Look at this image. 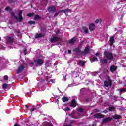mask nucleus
<instances>
[{
  "mask_svg": "<svg viewBox=\"0 0 126 126\" xmlns=\"http://www.w3.org/2000/svg\"><path fill=\"white\" fill-rule=\"evenodd\" d=\"M105 1H107V0H105Z\"/></svg>",
  "mask_w": 126,
  "mask_h": 126,
  "instance_id": "nucleus-61",
  "label": "nucleus"
},
{
  "mask_svg": "<svg viewBox=\"0 0 126 126\" xmlns=\"http://www.w3.org/2000/svg\"><path fill=\"white\" fill-rule=\"evenodd\" d=\"M24 68H25V67L24 66V65L23 64H21L16 72L17 74H19V73H21L23 70H24Z\"/></svg>",
  "mask_w": 126,
  "mask_h": 126,
  "instance_id": "nucleus-7",
  "label": "nucleus"
},
{
  "mask_svg": "<svg viewBox=\"0 0 126 126\" xmlns=\"http://www.w3.org/2000/svg\"><path fill=\"white\" fill-rule=\"evenodd\" d=\"M8 3H14L15 2V1L13 0H7Z\"/></svg>",
  "mask_w": 126,
  "mask_h": 126,
  "instance_id": "nucleus-35",
  "label": "nucleus"
},
{
  "mask_svg": "<svg viewBox=\"0 0 126 126\" xmlns=\"http://www.w3.org/2000/svg\"><path fill=\"white\" fill-rule=\"evenodd\" d=\"M26 107L27 108V105H26Z\"/></svg>",
  "mask_w": 126,
  "mask_h": 126,
  "instance_id": "nucleus-59",
  "label": "nucleus"
},
{
  "mask_svg": "<svg viewBox=\"0 0 126 126\" xmlns=\"http://www.w3.org/2000/svg\"><path fill=\"white\" fill-rule=\"evenodd\" d=\"M112 118L115 120H120L122 118V116L120 115L116 114L112 116Z\"/></svg>",
  "mask_w": 126,
  "mask_h": 126,
  "instance_id": "nucleus-20",
  "label": "nucleus"
},
{
  "mask_svg": "<svg viewBox=\"0 0 126 126\" xmlns=\"http://www.w3.org/2000/svg\"><path fill=\"white\" fill-rule=\"evenodd\" d=\"M98 58L96 57H94L92 59H91V62L93 63V62H98Z\"/></svg>",
  "mask_w": 126,
  "mask_h": 126,
  "instance_id": "nucleus-26",
  "label": "nucleus"
},
{
  "mask_svg": "<svg viewBox=\"0 0 126 126\" xmlns=\"http://www.w3.org/2000/svg\"><path fill=\"white\" fill-rule=\"evenodd\" d=\"M42 37H45V33H39V34H37L35 35V38L36 39H39V38H42Z\"/></svg>",
  "mask_w": 126,
  "mask_h": 126,
  "instance_id": "nucleus-17",
  "label": "nucleus"
},
{
  "mask_svg": "<svg viewBox=\"0 0 126 126\" xmlns=\"http://www.w3.org/2000/svg\"><path fill=\"white\" fill-rule=\"evenodd\" d=\"M14 33H16V34H17V36L20 37L21 36V32H20V30H18L17 31H15L14 32Z\"/></svg>",
  "mask_w": 126,
  "mask_h": 126,
  "instance_id": "nucleus-23",
  "label": "nucleus"
},
{
  "mask_svg": "<svg viewBox=\"0 0 126 126\" xmlns=\"http://www.w3.org/2000/svg\"><path fill=\"white\" fill-rule=\"evenodd\" d=\"M126 92V89L125 88H121L120 90V93H122V92Z\"/></svg>",
  "mask_w": 126,
  "mask_h": 126,
  "instance_id": "nucleus-33",
  "label": "nucleus"
},
{
  "mask_svg": "<svg viewBox=\"0 0 126 126\" xmlns=\"http://www.w3.org/2000/svg\"><path fill=\"white\" fill-rule=\"evenodd\" d=\"M12 35H14V34H13V33H12Z\"/></svg>",
  "mask_w": 126,
  "mask_h": 126,
  "instance_id": "nucleus-60",
  "label": "nucleus"
},
{
  "mask_svg": "<svg viewBox=\"0 0 126 126\" xmlns=\"http://www.w3.org/2000/svg\"><path fill=\"white\" fill-rule=\"evenodd\" d=\"M69 100V98H68V97H63V98H62V101L64 103L65 102H68Z\"/></svg>",
  "mask_w": 126,
  "mask_h": 126,
  "instance_id": "nucleus-27",
  "label": "nucleus"
},
{
  "mask_svg": "<svg viewBox=\"0 0 126 126\" xmlns=\"http://www.w3.org/2000/svg\"><path fill=\"white\" fill-rule=\"evenodd\" d=\"M5 10L6 11H8V10H10V12H11V11H12V10L10 9V7H9V6H8V7H6L5 8Z\"/></svg>",
  "mask_w": 126,
  "mask_h": 126,
  "instance_id": "nucleus-31",
  "label": "nucleus"
},
{
  "mask_svg": "<svg viewBox=\"0 0 126 126\" xmlns=\"http://www.w3.org/2000/svg\"><path fill=\"white\" fill-rule=\"evenodd\" d=\"M78 112H80V113H82V112H83V109L80 108H79L78 110Z\"/></svg>",
  "mask_w": 126,
  "mask_h": 126,
  "instance_id": "nucleus-37",
  "label": "nucleus"
},
{
  "mask_svg": "<svg viewBox=\"0 0 126 126\" xmlns=\"http://www.w3.org/2000/svg\"><path fill=\"white\" fill-rule=\"evenodd\" d=\"M11 16H14L15 19L17 20V21H18V22H21L22 20H23V17H22V10H20L19 11V14H18V17L17 16L15 15V14H14V12H10Z\"/></svg>",
  "mask_w": 126,
  "mask_h": 126,
  "instance_id": "nucleus-1",
  "label": "nucleus"
},
{
  "mask_svg": "<svg viewBox=\"0 0 126 126\" xmlns=\"http://www.w3.org/2000/svg\"><path fill=\"white\" fill-rule=\"evenodd\" d=\"M70 110V108L69 107H66L64 109V111H68Z\"/></svg>",
  "mask_w": 126,
  "mask_h": 126,
  "instance_id": "nucleus-40",
  "label": "nucleus"
},
{
  "mask_svg": "<svg viewBox=\"0 0 126 126\" xmlns=\"http://www.w3.org/2000/svg\"><path fill=\"white\" fill-rule=\"evenodd\" d=\"M50 81L52 82V83H55V81H54L53 80H50Z\"/></svg>",
  "mask_w": 126,
  "mask_h": 126,
  "instance_id": "nucleus-54",
  "label": "nucleus"
},
{
  "mask_svg": "<svg viewBox=\"0 0 126 126\" xmlns=\"http://www.w3.org/2000/svg\"><path fill=\"white\" fill-rule=\"evenodd\" d=\"M110 42V46H113L115 43V36H111L109 39Z\"/></svg>",
  "mask_w": 126,
  "mask_h": 126,
  "instance_id": "nucleus-15",
  "label": "nucleus"
},
{
  "mask_svg": "<svg viewBox=\"0 0 126 126\" xmlns=\"http://www.w3.org/2000/svg\"><path fill=\"white\" fill-rule=\"evenodd\" d=\"M116 108H115V106H110V107H109V109H108V111L109 112H114V111H115Z\"/></svg>",
  "mask_w": 126,
  "mask_h": 126,
  "instance_id": "nucleus-25",
  "label": "nucleus"
},
{
  "mask_svg": "<svg viewBox=\"0 0 126 126\" xmlns=\"http://www.w3.org/2000/svg\"><path fill=\"white\" fill-rule=\"evenodd\" d=\"M45 79H46V80L47 81H48V80H49V76H46V77H45Z\"/></svg>",
  "mask_w": 126,
  "mask_h": 126,
  "instance_id": "nucleus-45",
  "label": "nucleus"
},
{
  "mask_svg": "<svg viewBox=\"0 0 126 126\" xmlns=\"http://www.w3.org/2000/svg\"><path fill=\"white\" fill-rule=\"evenodd\" d=\"M89 29L90 31H93L95 29V24L92 23L89 25Z\"/></svg>",
  "mask_w": 126,
  "mask_h": 126,
  "instance_id": "nucleus-12",
  "label": "nucleus"
},
{
  "mask_svg": "<svg viewBox=\"0 0 126 126\" xmlns=\"http://www.w3.org/2000/svg\"><path fill=\"white\" fill-rule=\"evenodd\" d=\"M113 120L112 117H107L102 120V123L103 124H107V123H109V122H111Z\"/></svg>",
  "mask_w": 126,
  "mask_h": 126,
  "instance_id": "nucleus-11",
  "label": "nucleus"
},
{
  "mask_svg": "<svg viewBox=\"0 0 126 126\" xmlns=\"http://www.w3.org/2000/svg\"><path fill=\"white\" fill-rule=\"evenodd\" d=\"M27 16H28V17H31L32 16H34V13H28L27 15Z\"/></svg>",
  "mask_w": 126,
  "mask_h": 126,
  "instance_id": "nucleus-30",
  "label": "nucleus"
},
{
  "mask_svg": "<svg viewBox=\"0 0 126 126\" xmlns=\"http://www.w3.org/2000/svg\"><path fill=\"white\" fill-rule=\"evenodd\" d=\"M106 72H109V70H107Z\"/></svg>",
  "mask_w": 126,
  "mask_h": 126,
  "instance_id": "nucleus-57",
  "label": "nucleus"
},
{
  "mask_svg": "<svg viewBox=\"0 0 126 126\" xmlns=\"http://www.w3.org/2000/svg\"><path fill=\"white\" fill-rule=\"evenodd\" d=\"M63 126H72L71 124H66L65 125H64Z\"/></svg>",
  "mask_w": 126,
  "mask_h": 126,
  "instance_id": "nucleus-46",
  "label": "nucleus"
},
{
  "mask_svg": "<svg viewBox=\"0 0 126 126\" xmlns=\"http://www.w3.org/2000/svg\"><path fill=\"white\" fill-rule=\"evenodd\" d=\"M34 111H36V109L33 108L30 109V112L32 113V112H34Z\"/></svg>",
  "mask_w": 126,
  "mask_h": 126,
  "instance_id": "nucleus-38",
  "label": "nucleus"
},
{
  "mask_svg": "<svg viewBox=\"0 0 126 126\" xmlns=\"http://www.w3.org/2000/svg\"><path fill=\"white\" fill-rule=\"evenodd\" d=\"M118 67L117 66L112 65L110 66L111 72H114L117 70Z\"/></svg>",
  "mask_w": 126,
  "mask_h": 126,
  "instance_id": "nucleus-16",
  "label": "nucleus"
},
{
  "mask_svg": "<svg viewBox=\"0 0 126 126\" xmlns=\"http://www.w3.org/2000/svg\"><path fill=\"white\" fill-rule=\"evenodd\" d=\"M89 52H90V49L89 46H87L85 47L84 51L81 52V54L82 55H87V54L89 53Z\"/></svg>",
  "mask_w": 126,
  "mask_h": 126,
  "instance_id": "nucleus-9",
  "label": "nucleus"
},
{
  "mask_svg": "<svg viewBox=\"0 0 126 126\" xmlns=\"http://www.w3.org/2000/svg\"><path fill=\"white\" fill-rule=\"evenodd\" d=\"M27 52V49L26 48H25L23 51V53H24V55H26Z\"/></svg>",
  "mask_w": 126,
  "mask_h": 126,
  "instance_id": "nucleus-39",
  "label": "nucleus"
},
{
  "mask_svg": "<svg viewBox=\"0 0 126 126\" xmlns=\"http://www.w3.org/2000/svg\"><path fill=\"white\" fill-rule=\"evenodd\" d=\"M6 40L7 44H11L12 45L14 42V37L13 36H6Z\"/></svg>",
  "mask_w": 126,
  "mask_h": 126,
  "instance_id": "nucleus-6",
  "label": "nucleus"
},
{
  "mask_svg": "<svg viewBox=\"0 0 126 126\" xmlns=\"http://www.w3.org/2000/svg\"><path fill=\"white\" fill-rule=\"evenodd\" d=\"M28 23L30 25H32V24H35V23H36V22L35 21H30L28 22Z\"/></svg>",
  "mask_w": 126,
  "mask_h": 126,
  "instance_id": "nucleus-29",
  "label": "nucleus"
},
{
  "mask_svg": "<svg viewBox=\"0 0 126 126\" xmlns=\"http://www.w3.org/2000/svg\"><path fill=\"white\" fill-rule=\"evenodd\" d=\"M104 117H105V115L100 113L94 114V118L95 119H101L102 118H104Z\"/></svg>",
  "mask_w": 126,
  "mask_h": 126,
  "instance_id": "nucleus-8",
  "label": "nucleus"
},
{
  "mask_svg": "<svg viewBox=\"0 0 126 126\" xmlns=\"http://www.w3.org/2000/svg\"><path fill=\"white\" fill-rule=\"evenodd\" d=\"M68 54H71V50H68Z\"/></svg>",
  "mask_w": 126,
  "mask_h": 126,
  "instance_id": "nucleus-49",
  "label": "nucleus"
},
{
  "mask_svg": "<svg viewBox=\"0 0 126 126\" xmlns=\"http://www.w3.org/2000/svg\"><path fill=\"white\" fill-rule=\"evenodd\" d=\"M80 43H81V45H83V43H84V41H81Z\"/></svg>",
  "mask_w": 126,
  "mask_h": 126,
  "instance_id": "nucleus-53",
  "label": "nucleus"
},
{
  "mask_svg": "<svg viewBox=\"0 0 126 126\" xmlns=\"http://www.w3.org/2000/svg\"><path fill=\"white\" fill-rule=\"evenodd\" d=\"M82 29L83 30L85 34H88V33L89 32L88 31V28H87L86 26H83L82 27Z\"/></svg>",
  "mask_w": 126,
  "mask_h": 126,
  "instance_id": "nucleus-19",
  "label": "nucleus"
},
{
  "mask_svg": "<svg viewBox=\"0 0 126 126\" xmlns=\"http://www.w3.org/2000/svg\"><path fill=\"white\" fill-rule=\"evenodd\" d=\"M76 41V37H74L68 41V43L69 44H73V43H75Z\"/></svg>",
  "mask_w": 126,
  "mask_h": 126,
  "instance_id": "nucleus-18",
  "label": "nucleus"
},
{
  "mask_svg": "<svg viewBox=\"0 0 126 126\" xmlns=\"http://www.w3.org/2000/svg\"><path fill=\"white\" fill-rule=\"evenodd\" d=\"M47 11L50 13H55V12H56L57 11V9L55 6H51L48 7Z\"/></svg>",
  "mask_w": 126,
  "mask_h": 126,
  "instance_id": "nucleus-5",
  "label": "nucleus"
},
{
  "mask_svg": "<svg viewBox=\"0 0 126 126\" xmlns=\"http://www.w3.org/2000/svg\"><path fill=\"white\" fill-rule=\"evenodd\" d=\"M8 85V84L5 83L3 84L2 85V88H3V89H6L7 88V86Z\"/></svg>",
  "mask_w": 126,
  "mask_h": 126,
  "instance_id": "nucleus-32",
  "label": "nucleus"
},
{
  "mask_svg": "<svg viewBox=\"0 0 126 126\" xmlns=\"http://www.w3.org/2000/svg\"><path fill=\"white\" fill-rule=\"evenodd\" d=\"M61 39L59 37H53L51 38L50 42L51 43H56L57 42H59Z\"/></svg>",
  "mask_w": 126,
  "mask_h": 126,
  "instance_id": "nucleus-10",
  "label": "nucleus"
},
{
  "mask_svg": "<svg viewBox=\"0 0 126 126\" xmlns=\"http://www.w3.org/2000/svg\"><path fill=\"white\" fill-rule=\"evenodd\" d=\"M40 30L42 33H43V34H46V32H47V28L41 27Z\"/></svg>",
  "mask_w": 126,
  "mask_h": 126,
  "instance_id": "nucleus-21",
  "label": "nucleus"
},
{
  "mask_svg": "<svg viewBox=\"0 0 126 126\" xmlns=\"http://www.w3.org/2000/svg\"><path fill=\"white\" fill-rule=\"evenodd\" d=\"M63 12V13H66V12H69L70 11V9H65L64 10H62Z\"/></svg>",
  "mask_w": 126,
  "mask_h": 126,
  "instance_id": "nucleus-28",
  "label": "nucleus"
},
{
  "mask_svg": "<svg viewBox=\"0 0 126 126\" xmlns=\"http://www.w3.org/2000/svg\"><path fill=\"white\" fill-rule=\"evenodd\" d=\"M14 126H20V125L16 123V124H14Z\"/></svg>",
  "mask_w": 126,
  "mask_h": 126,
  "instance_id": "nucleus-50",
  "label": "nucleus"
},
{
  "mask_svg": "<svg viewBox=\"0 0 126 126\" xmlns=\"http://www.w3.org/2000/svg\"><path fill=\"white\" fill-rule=\"evenodd\" d=\"M4 79L5 80H8V76L5 75L4 76Z\"/></svg>",
  "mask_w": 126,
  "mask_h": 126,
  "instance_id": "nucleus-36",
  "label": "nucleus"
},
{
  "mask_svg": "<svg viewBox=\"0 0 126 126\" xmlns=\"http://www.w3.org/2000/svg\"><path fill=\"white\" fill-rule=\"evenodd\" d=\"M62 12H63V10L58 11L59 14L62 13Z\"/></svg>",
  "mask_w": 126,
  "mask_h": 126,
  "instance_id": "nucleus-51",
  "label": "nucleus"
},
{
  "mask_svg": "<svg viewBox=\"0 0 126 126\" xmlns=\"http://www.w3.org/2000/svg\"><path fill=\"white\" fill-rule=\"evenodd\" d=\"M40 18H41V17H40V16L39 15H36L35 17H34V19L36 20V19H40Z\"/></svg>",
  "mask_w": 126,
  "mask_h": 126,
  "instance_id": "nucleus-34",
  "label": "nucleus"
},
{
  "mask_svg": "<svg viewBox=\"0 0 126 126\" xmlns=\"http://www.w3.org/2000/svg\"><path fill=\"white\" fill-rule=\"evenodd\" d=\"M95 56H96V57H99L100 56V53H98V52L96 53L95 54Z\"/></svg>",
  "mask_w": 126,
  "mask_h": 126,
  "instance_id": "nucleus-43",
  "label": "nucleus"
},
{
  "mask_svg": "<svg viewBox=\"0 0 126 126\" xmlns=\"http://www.w3.org/2000/svg\"><path fill=\"white\" fill-rule=\"evenodd\" d=\"M76 106V100H75V99H72L71 101L70 107H72V108H75Z\"/></svg>",
  "mask_w": 126,
  "mask_h": 126,
  "instance_id": "nucleus-14",
  "label": "nucleus"
},
{
  "mask_svg": "<svg viewBox=\"0 0 126 126\" xmlns=\"http://www.w3.org/2000/svg\"><path fill=\"white\" fill-rule=\"evenodd\" d=\"M59 12H57V13H55V14H54V17H57V16H58V15H59Z\"/></svg>",
  "mask_w": 126,
  "mask_h": 126,
  "instance_id": "nucleus-42",
  "label": "nucleus"
},
{
  "mask_svg": "<svg viewBox=\"0 0 126 126\" xmlns=\"http://www.w3.org/2000/svg\"><path fill=\"white\" fill-rule=\"evenodd\" d=\"M30 64H31L32 65H34V62H31L30 63Z\"/></svg>",
  "mask_w": 126,
  "mask_h": 126,
  "instance_id": "nucleus-52",
  "label": "nucleus"
},
{
  "mask_svg": "<svg viewBox=\"0 0 126 126\" xmlns=\"http://www.w3.org/2000/svg\"><path fill=\"white\" fill-rule=\"evenodd\" d=\"M92 126H97V124L94 123L92 125Z\"/></svg>",
  "mask_w": 126,
  "mask_h": 126,
  "instance_id": "nucleus-48",
  "label": "nucleus"
},
{
  "mask_svg": "<svg viewBox=\"0 0 126 126\" xmlns=\"http://www.w3.org/2000/svg\"><path fill=\"white\" fill-rule=\"evenodd\" d=\"M79 65L84 66L85 65V62L81 60L79 61Z\"/></svg>",
  "mask_w": 126,
  "mask_h": 126,
  "instance_id": "nucleus-22",
  "label": "nucleus"
},
{
  "mask_svg": "<svg viewBox=\"0 0 126 126\" xmlns=\"http://www.w3.org/2000/svg\"><path fill=\"white\" fill-rule=\"evenodd\" d=\"M35 66H42L44 64V60L42 59H38L34 60Z\"/></svg>",
  "mask_w": 126,
  "mask_h": 126,
  "instance_id": "nucleus-4",
  "label": "nucleus"
},
{
  "mask_svg": "<svg viewBox=\"0 0 126 126\" xmlns=\"http://www.w3.org/2000/svg\"><path fill=\"white\" fill-rule=\"evenodd\" d=\"M60 32V31H57V34H59V32Z\"/></svg>",
  "mask_w": 126,
  "mask_h": 126,
  "instance_id": "nucleus-55",
  "label": "nucleus"
},
{
  "mask_svg": "<svg viewBox=\"0 0 126 126\" xmlns=\"http://www.w3.org/2000/svg\"><path fill=\"white\" fill-rule=\"evenodd\" d=\"M0 41H1V38L0 37Z\"/></svg>",
  "mask_w": 126,
  "mask_h": 126,
  "instance_id": "nucleus-58",
  "label": "nucleus"
},
{
  "mask_svg": "<svg viewBox=\"0 0 126 126\" xmlns=\"http://www.w3.org/2000/svg\"><path fill=\"white\" fill-rule=\"evenodd\" d=\"M27 94L28 95H29V94H30V93L28 92V93H27Z\"/></svg>",
  "mask_w": 126,
  "mask_h": 126,
  "instance_id": "nucleus-56",
  "label": "nucleus"
},
{
  "mask_svg": "<svg viewBox=\"0 0 126 126\" xmlns=\"http://www.w3.org/2000/svg\"><path fill=\"white\" fill-rule=\"evenodd\" d=\"M103 54L107 60L113 61L114 60V56L113 55V53L109 52L108 51H105Z\"/></svg>",
  "mask_w": 126,
  "mask_h": 126,
  "instance_id": "nucleus-2",
  "label": "nucleus"
},
{
  "mask_svg": "<svg viewBox=\"0 0 126 126\" xmlns=\"http://www.w3.org/2000/svg\"><path fill=\"white\" fill-rule=\"evenodd\" d=\"M100 21V20H99V19H97L95 21V23H98V22Z\"/></svg>",
  "mask_w": 126,
  "mask_h": 126,
  "instance_id": "nucleus-44",
  "label": "nucleus"
},
{
  "mask_svg": "<svg viewBox=\"0 0 126 126\" xmlns=\"http://www.w3.org/2000/svg\"><path fill=\"white\" fill-rule=\"evenodd\" d=\"M107 79L108 81H104V85L105 87H112L113 85V81L111 80V77L109 76H107Z\"/></svg>",
  "mask_w": 126,
  "mask_h": 126,
  "instance_id": "nucleus-3",
  "label": "nucleus"
},
{
  "mask_svg": "<svg viewBox=\"0 0 126 126\" xmlns=\"http://www.w3.org/2000/svg\"><path fill=\"white\" fill-rule=\"evenodd\" d=\"M100 63L102 64H107L108 63V59H101L100 60Z\"/></svg>",
  "mask_w": 126,
  "mask_h": 126,
  "instance_id": "nucleus-13",
  "label": "nucleus"
},
{
  "mask_svg": "<svg viewBox=\"0 0 126 126\" xmlns=\"http://www.w3.org/2000/svg\"><path fill=\"white\" fill-rule=\"evenodd\" d=\"M102 113H105V114H107V113H108V111L107 110H104L102 112Z\"/></svg>",
  "mask_w": 126,
  "mask_h": 126,
  "instance_id": "nucleus-47",
  "label": "nucleus"
},
{
  "mask_svg": "<svg viewBox=\"0 0 126 126\" xmlns=\"http://www.w3.org/2000/svg\"><path fill=\"white\" fill-rule=\"evenodd\" d=\"M74 52H76V53H81V50L79 47H77L73 49Z\"/></svg>",
  "mask_w": 126,
  "mask_h": 126,
  "instance_id": "nucleus-24",
  "label": "nucleus"
},
{
  "mask_svg": "<svg viewBox=\"0 0 126 126\" xmlns=\"http://www.w3.org/2000/svg\"><path fill=\"white\" fill-rule=\"evenodd\" d=\"M73 123H74V120H70V124H69V125H72V124H73Z\"/></svg>",
  "mask_w": 126,
  "mask_h": 126,
  "instance_id": "nucleus-41",
  "label": "nucleus"
}]
</instances>
